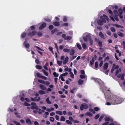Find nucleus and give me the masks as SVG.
Instances as JSON below:
<instances>
[{
    "mask_svg": "<svg viewBox=\"0 0 125 125\" xmlns=\"http://www.w3.org/2000/svg\"><path fill=\"white\" fill-rule=\"evenodd\" d=\"M109 100V101L111 102V104H116L115 102V96L113 95L112 96Z\"/></svg>",
    "mask_w": 125,
    "mask_h": 125,
    "instance_id": "obj_1",
    "label": "nucleus"
},
{
    "mask_svg": "<svg viewBox=\"0 0 125 125\" xmlns=\"http://www.w3.org/2000/svg\"><path fill=\"white\" fill-rule=\"evenodd\" d=\"M88 108V105L86 103H83L81 104L80 107V109L81 111H83L84 109H86Z\"/></svg>",
    "mask_w": 125,
    "mask_h": 125,
    "instance_id": "obj_2",
    "label": "nucleus"
},
{
    "mask_svg": "<svg viewBox=\"0 0 125 125\" xmlns=\"http://www.w3.org/2000/svg\"><path fill=\"white\" fill-rule=\"evenodd\" d=\"M116 104H120L122 102V98L120 97L115 96Z\"/></svg>",
    "mask_w": 125,
    "mask_h": 125,
    "instance_id": "obj_3",
    "label": "nucleus"
},
{
    "mask_svg": "<svg viewBox=\"0 0 125 125\" xmlns=\"http://www.w3.org/2000/svg\"><path fill=\"white\" fill-rule=\"evenodd\" d=\"M37 33V32L35 31H33L32 32H30L28 34L29 36L32 37L35 35Z\"/></svg>",
    "mask_w": 125,
    "mask_h": 125,
    "instance_id": "obj_4",
    "label": "nucleus"
},
{
    "mask_svg": "<svg viewBox=\"0 0 125 125\" xmlns=\"http://www.w3.org/2000/svg\"><path fill=\"white\" fill-rule=\"evenodd\" d=\"M111 94L110 93V91L109 90H108L107 91V92L106 93V94H104L105 95V98L107 97V96L108 97H111Z\"/></svg>",
    "mask_w": 125,
    "mask_h": 125,
    "instance_id": "obj_5",
    "label": "nucleus"
},
{
    "mask_svg": "<svg viewBox=\"0 0 125 125\" xmlns=\"http://www.w3.org/2000/svg\"><path fill=\"white\" fill-rule=\"evenodd\" d=\"M95 40L96 42H97L98 43L99 46L100 47H102V43L101 41H99V40L97 39L96 38L95 39Z\"/></svg>",
    "mask_w": 125,
    "mask_h": 125,
    "instance_id": "obj_6",
    "label": "nucleus"
},
{
    "mask_svg": "<svg viewBox=\"0 0 125 125\" xmlns=\"http://www.w3.org/2000/svg\"><path fill=\"white\" fill-rule=\"evenodd\" d=\"M27 41L26 40L23 43V45L26 49H28L30 47V45L29 43H26Z\"/></svg>",
    "mask_w": 125,
    "mask_h": 125,
    "instance_id": "obj_7",
    "label": "nucleus"
},
{
    "mask_svg": "<svg viewBox=\"0 0 125 125\" xmlns=\"http://www.w3.org/2000/svg\"><path fill=\"white\" fill-rule=\"evenodd\" d=\"M46 26V24L45 23H43L39 27V29L41 30L45 28Z\"/></svg>",
    "mask_w": 125,
    "mask_h": 125,
    "instance_id": "obj_8",
    "label": "nucleus"
},
{
    "mask_svg": "<svg viewBox=\"0 0 125 125\" xmlns=\"http://www.w3.org/2000/svg\"><path fill=\"white\" fill-rule=\"evenodd\" d=\"M69 59V57L67 56L66 57L65 60L63 62V63L64 64H66L68 62Z\"/></svg>",
    "mask_w": 125,
    "mask_h": 125,
    "instance_id": "obj_9",
    "label": "nucleus"
},
{
    "mask_svg": "<svg viewBox=\"0 0 125 125\" xmlns=\"http://www.w3.org/2000/svg\"><path fill=\"white\" fill-rule=\"evenodd\" d=\"M99 36L102 38L104 39V37L103 34L101 32H100L99 33Z\"/></svg>",
    "mask_w": 125,
    "mask_h": 125,
    "instance_id": "obj_10",
    "label": "nucleus"
},
{
    "mask_svg": "<svg viewBox=\"0 0 125 125\" xmlns=\"http://www.w3.org/2000/svg\"><path fill=\"white\" fill-rule=\"evenodd\" d=\"M109 64L107 63H106L104 64L103 67V69L104 70H106L108 68Z\"/></svg>",
    "mask_w": 125,
    "mask_h": 125,
    "instance_id": "obj_11",
    "label": "nucleus"
},
{
    "mask_svg": "<svg viewBox=\"0 0 125 125\" xmlns=\"http://www.w3.org/2000/svg\"><path fill=\"white\" fill-rule=\"evenodd\" d=\"M69 52L70 53V54L72 56H73L75 53V51L72 48L71 49V51H70Z\"/></svg>",
    "mask_w": 125,
    "mask_h": 125,
    "instance_id": "obj_12",
    "label": "nucleus"
},
{
    "mask_svg": "<svg viewBox=\"0 0 125 125\" xmlns=\"http://www.w3.org/2000/svg\"><path fill=\"white\" fill-rule=\"evenodd\" d=\"M40 87L41 89L44 90H45L46 89V87L43 85L40 84Z\"/></svg>",
    "mask_w": 125,
    "mask_h": 125,
    "instance_id": "obj_13",
    "label": "nucleus"
},
{
    "mask_svg": "<svg viewBox=\"0 0 125 125\" xmlns=\"http://www.w3.org/2000/svg\"><path fill=\"white\" fill-rule=\"evenodd\" d=\"M97 23L98 24L100 25H103V22L101 20L99 19L97 21Z\"/></svg>",
    "mask_w": 125,
    "mask_h": 125,
    "instance_id": "obj_14",
    "label": "nucleus"
},
{
    "mask_svg": "<svg viewBox=\"0 0 125 125\" xmlns=\"http://www.w3.org/2000/svg\"><path fill=\"white\" fill-rule=\"evenodd\" d=\"M53 24L54 26H58L60 25L59 22H58L55 21L53 22Z\"/></svg>",
    "mask_w": 125,
    "mask_h": 125,
    "instance_id": "obj_15",
    "label": "nucleus"
},
{
    "mask_svg": "<svg viewBox=\"0 0 125 125\" xmlns=\"http://www.w3.org/2000/svg\"><path fill=\"white\" fill-rule=\"evenodd\" d=\"M26 123L29 125H31V122L30 119L27 118L26 119Z\"/></svg>",
    "mask_w": 125,
    "mask_h": 125,
    "instance_id": "obj_16",
    "label": "nucleus"
},
{
    "mask_svg": "<svg viewBox=\"0 0 125 125\" xmlns=\"http://www.w3.org/2000/svg\"><path fill=\"white\" fill-rule=\"evenodd\" d=\"M83 83V80L81 79H80L78 81V83L79 85H81Z\"/></svg>",
    "mask_w": 125,
    "mask_h": 125,
    "instance_id": "obj_17",
    "label": "nucleus"
},
{
    "mask_svg": "<svg viewBox=\"0 0 125 125\" xmlns=\"http://www.w3.org/2000/svg\"><path fill=\"white\" fill-rule=\"evenodd\" d=\"M86 115L87 116H89L90 117H92L93 116V114L89 112H86Z\"/></svg>",
    "mask_w": 125,
    "mask_h": 125,
    "instance_id": "obj_18",
    "label": "nucleus"
},
{
    "mask_svg": "<svg viewBox=\"0 0 125 125\" xmlns=\"http://www.w3.org/2000/svg\"><path fill=\"white\" fill-rule=\"evenodd\" d=\"M26 36V33L25 32H24L22 33L21 37L22 38H24Z\"/></svg>",
    "mask_w": 125,
    "mask_h": 125,
    "instance_id": "obj_19",
    "label": "nucleus"
},
{
    "mask_svg": "<svg viewBox=\"0 0 125 125\" xmlns=\"http://www.w3.org/2000/svg\"><path fill=\"white\" fill-rule=\"evenodd\" d=\"M38 107L37 106L35 105L34 106H32L31 107V108L32 109H38Z\"/></svg>",
    "mask_w": 125,
    "mask_h": 125,
    "instance_id": "obj_20",
    "label": "nucleus"
},
{
    "mask_svg": "<svg viewBox=\"0 0 125 125\" xmlns=\"http://www.w3.org/2000/svg\"><path fill=\"white\" fill-rule=\"evenodd\" d=\"M72 39V37L70 36H67L66 38H64V40L69 41L71 40Z\"/></svg>",
    "mask_w": 125,
    "mask_h": 125,
    "instance_id": "obj_21",
    "label": "nucleus"
},
{
    "mask_svg": "<svg viewBox=\"0 0 125 125\" xmlns=\"http://www.w3.org/2000/svg\"><path fill=\"white\" fill-rule=\"evenodd\" d=\"M94 58L93 57L92 58V60L90 61V64L91 65H92L94 64Z\"/></svg>",
    "mask_w": 125,
    "mask_h": 125,
    "instance_id": "obj_22",
    "label": "nucleus"
},
{
    "mask_svg": "<svg viewBox=\"0 0 125 125\" xmlns=\"http://www.w3.org/2000/svg\"><path fill=\"white\" fill-rule=\"evenodd\" d=\"M71 81H72V79L69 78L68 80H66L65 83L67 84H69L70 83L69 82Z\"/></svg>",
    "mask_w": 125,
    "mask_h": 125,
    "instance_id": "obj_23",
    "label": "nucleus"
},
{
    "mask_svg": "<svg viewBox=\"0 0 125 125\" xmlns=\"http://www.w3.org/2000/svg\"><path fill=\"white\" fill-rule=\"evenodd\" d=\"M39 93L40 94H45L46 93L45 92V91L42 90L39 91Z\"/></svg>",
    "mask_w": 125,
    "mask_h": 125,
    "instance_id": "obj_24",
    "label": "nucleus"
},
{
    "mask_svg": "<svg viewBox=\"0 0 125 125\" xmlns=\"http://www.w3.org/2000/svg\"><path fill=\"white\" fill-rule=\"evenodd\" d=\"M114 13L115 16H118L119 15L118 11L116 10H115L114 11Z\"/></svg>",
    "mask_w": 125,
    "mask_h": 125,
    "instance_id": "obj_25",
    "label": "nucleus"
},
{
    "mask_svg": "<svg viewBox=\"0 0 125 125\" xmlns=\"http://www.w3.org/2000/svg\"><path fill=\"white\" fill-rule=\"evenodd\" d=\"M42 71L43 72V73H44V74L46 76H48V73L47 72H46L45 70L43 69L42 70Z\"/></svg>",
    "mask_w": 125,
    "mask_h": 125,
    "instance_id": "obj_26",
    "label": "nucleus"
},
{
    "mask_svg": "<svg viewBox=\"0 0 125 125\" xmlns=\"http://www.w3.org/2000/svg\"><path fill=\"white\" fill-rule=\"evenodd\" d=\"M118 35L121 37H123L124 36V34L121 32L119 31L117 32Z\"/></svg>",
    "mask_w": 125,
    "mask_h": 125,
    "instance_id": "obj_27",
    "label": "nucleus"
},
{
    "mask_svg": "<svg viewBox=\"0 0 125 125\" xmlns=\"http://www.w3.org/2000/svg\"><path fill=\"white\" fill-rule=\"evenodd\" d=\"M70 50V49H69L65 48L63 49V51L65 52H69Z\"/></svg>",
    "mask_w": 125,
    "mask_h": 125,
    "instance_id": "obj_28",
    "label": "nucleus"
},
{
    "mask_svg": "<svg viewBox=\"0 0 125 125\" xmlns=\"http://www.w3.org/2000/svg\"><path fill=\"white\" fill-rule=\"evenodd\" d=\"M77 44V48L80 50H81L82 49V47L80 45L79 43H77L76 44Z\"/></svg>",
    "mask_w": 125,
    "mask_h": 125,
    "instance_id": "obj_29",
    "label": "nucleus"
},
{
    "mask_svg": "<svg viewBox=\"0 0 125 125\" xmlns=\"http://www.w3.org/2000/svg\"><path fill=\"white\" fill-rule=\"evenodd\" d=\"M46 101L47 104H51V102L49 100V97H48L46 98Z\"/></svg>",
    "mask_w": 125,
    "mask_h": 125,
    "instance_id": "obj_30",
    "label": "nucleus"
},
{
    "mask_svg": "<svg viewBox=\"0 0 125 125\" xmlns=\"http://www.w3.org/2000/svg\"><path fill=\"white\" fill-rule=\"evenodd\" d=\"M38 82L40 83H41L43 84H44L45 83V81L42 80H38Z\"/></svg>",
    "mask_w": 125,
    "mask_h": 125,
    "instance_id": "obj_31",
    "label": "nucleus"
},
{
    "mask_svg": "<svg viewBox=\"0 0 125 125\" xmlns=\"http://www.w3.org/2000/svg\"><path fill=\"white\" fill-rule=\"evenodd\" d=\"M100 19H101V20L102 21V22H103V23H105L106 22V21L105 19L103 17V16H101L100 17Z\"/></svg>",
    "mask_w": 125,
    "mask_h": 125,
    "instance_id": "obj_32",
    "label": "nucleus"
},
{
    "mask_svg": "<svg viewBox=\"0 0 125 125\" xmlns=\"http://www.w3.org/2000/svg\"><path fill=\"white\" fill-rule=\"evenodd\" d=\"M57 31V30L56 28L54 30H52L51 31L52 34H53L55 33V32Z\"/></svg>",
    "mask_w": 125,
    "mask_h": 125,
    "instance_id": "obj_33",
    "label": "nucleus"
},
{
    "mask_svg": "<svg viewBox=\"0 0 125 125\" xmlns=\"http://www.w3.org/2000/svg\"><path fill=\"white\" fill-rule=\"evenodd\" d=\"M68 74V73L67 72H65L63 73L60 75V77H61V76H62L63 77V76H64L67 75Z\"/></svg>",
    "mask_w": 125,
    "mask_h": 125,
    "instance_id": "obj_34",
    "label": "nucleus"
},
{
    "mask_svg": "<svg viewBox=\"0 0 125 125\" xmlns=\"http://www.w3.org/2000/svg\"><path fill=\"white\" fill-rule=\"evenodd\" d=\"M36 75L37 77L40 78H41L42 76L41 75V74L39 73H36Z\"/></svg>",
    "mask_w": 125,
    "mask_h": 125,
    "instance_id": "obj_35",
    "label": "nucleus"
},
{
    "mask_svg": "<svg viewBox=\"0 0 125 125\" xmlns=\"http://www.w3.org/2000/svg\"><path fill=\"white\" fill-rule=\"evenodd\" d=\"M63 21L64 22H66L67 21V18L66 16H64L63 17Z\"/></svg>",
    "mask_w": 125,
    "mask_h": 125,
    "instance_id": "obj_36",
    "label": "nucleus"
},
{
    "mask_svg": "<svg viewBox=\"0 0 125 125\" xmlns=\"http://www.w3.org/2000/svg\"><path fill=\"white\" fill-rule=\"evenodd\" d=\"M36 67L37 69H41L42 68V67L41 66L37 65L36 66Z\"/></svg>",
    "mask_w": 125,
    "mask_h": 125,
    "instance_id": "obj_37",
    "label": "nucleus"
},
{
    "mask_svg": "<svg viewBox=\"0 0 125 125\" xmlns=\"http://www.w3.org/2000/svg\"><path fill=\"white\" fill-rule=\"evenodd\" d=\"M34 98H35V101H39L40 99V98L39 97L36 96V97H35Z\"/></svg>",
    "mask_w": 125,
    "mask_h": 125,
    "instance_id": "obj_38",
    "label": "nucleus"
},
{
    "mask_svg": "<svg viewBox=\"0 0 125 125\" xmlns=\"http://www.w3.org/2000/svg\"><path fill=\"white\" fill-rule=\"evenodd\" d=\"M57 114H58L60 115H62V111H57L56 112Z\"/></svg>",
    "mask_w": 125,
    "mask_h": 125,
    "instance_id": "obj_39",
    "label": "nucleus"
},
{
    "mask_svg": "<svg viewBox=\"0 0 125 125\" xmlns=\"http://www.w3.org/2000/svg\"><path fill=\"white\" fill-rule=\"evenodd\" d=\"M53 48L51 47H49V49L50 51L51 52L52 54H54V52L53 50Z\"/></svg>",
    "mask_w": 125,
    "mask_h": 125,
    "instance_id": "obj_40",
    "label": "nucleus"
},
{
    "mask_svg": "<svg viewBox=\"0 0 125 125\" xmlns=\"http://www.w3.org/2000/svg\"><path fill=\"white\" fill-rule=\"evenodd\" d=\"M115 26H116V28H124V27L123 26H121V25H119L117 24H115Z\"/></svg>",
    "mask_w": 125,
    "mask_h": 125,
    "instance_id": "obj_41",
    "label": "nucleus"
},
{
    "mask_svg": "<svg viewBox=\"0 0 125 125\" xmlns=\"http://www.w3.org/2000/svg\"><path fill=\"white\" fill-rule=\"evenodd\" d=\"M89 111L94 114L95 113V112L94 111V110L92 108H90L89 109Z\"/></svg>",
    "mask_w": 125,
    "mask_h": 125,
    "instance_id": "obj_42",
    "label": "nucleus"
},
{
    "mask_svg": "<svg viewBox=\"0 0 125 125\" xmlns=\"http://www.w3.org/2000/svg\"><path fill=\"white\" fill-rule=\"evenodd\" d=\"M53 75L54 77H58L59 76V74L57 73L56 72H54L53 73Z\"/></svg>",
    "mask_w": 125,
    "mask_h": 125,
    "instance_id": "obj_43",
    "label": "nucleus"
},
{
    "mask_svg": "<svg viewBox=\"0 0 125 125\" xmlns=\"http://www.w3.org/2000/svg\"><path fill=\"white\" fill-rule=\"evenodd\" d=\"M65 119L64 116H61V118L60 121H64L65 120Z\"/></svg>",
    "mask_w": 125,
    "mask_h": 125,
    "instance_id": "obj_44",
    "label": "nucleus"
},
{
    "mask_svg": "<svg viewBox=\"0 0 125 125\" xmlns=\"http://www.w3.org/2000/svg\"><path fill=\"white\" fill-rule=\"evenodd\" d=\"M66 122L67 124L69 125H72V122L70 120H66Z\"/></svg>",
    "mask_w": 125,
    "mask_h": 125,
    "instance_id": "obj_45",
    "label": "nucleus"
},
{
    "mask_svg": "<svg viewBox=\"0 0 125 125\" xmlns=\"http://www.w3.org/2000/svg\"><path fill=\"white\" fill-rule=\"evenodd\" d=\"M124 76H125V74L124 73H123L122 74L121 77V79L122 80H124Z\"/></svg>",
    "mask_w": 125,
    "mask_h": 125,
    "instance_id": "obj_46",
    "label": "nucleus"
},
{
    "mask_svg": "<svg viewBox=\"0 0 125 125\" xmlns=\"http://www.w3.org/2000/svg\"><path fill=\"white\" fill-rule=\"evenodd\" d=\"M118 11L120 14H122L123 13V11L122 9L121 8H120L118 9Z\"/></svg>",
    "mask_w": 125,
    "mask_h": 125,
    "instance_id": "obj_47",
    "label": "nucleus"
},
{
    "mask_svg": "<svg viewBox=\"0 0 125 125\" xmlns=\"http://www.w3.org/2000/svg\"><path fill=\"white\" fill-rule=\"evenodd\" d=\"M82 46L83 49H86L87 47L85 43H83L82 44Z\"/></svg>",
    "mask_w": 125,
    "mask_h": 125,
    "instance_id": "obj_48",
    "label": "nucleus"
},
{
    "mask_svg": "<svg viewBox=\"0 0 125 125\" xmlns=\"http://www.w3.org/2000/svg\"><path fill=\"white\" fill-rule=\"evenodd\" d=\"M104 116L103 115H102L101 116L99 119V122H100L102 120L103 118L104 117Z\"/></svg>",
    "mask_w": 125,
    "mask_h": 125,
    "instance_id": "obj_49",
    "label": "nucleus"
},
{
    "mask_svg": "<svg viewBox=\"0 0 125 125\" xmlns=\"http://www.w3.org/2000/svg\"><path fill=\"white\" fill-rule=\"evenodd\" d=\"M110 119L109 117H106L105 118V121H108L110 120Z\"/></svg>",
    "mask_w": 125,
    "mask_h": 125,
    "instance_id": "obj_50",
    "label": "nucleus"
},
{
    "mask_svg": "<svg viewBox=\"0 0 125 125\" xmlns=\"http://www.w3.org/2000/svg\"><path fill=\"white\" fill-rule=\"evenodd\" d=\"M13 123L16 125H21L20 123L16 121H14Z\"/></svg>",
    "mask_w": 125,
    "mask_h": 125,
    "instance_id": "obj_51",
    "label": "nucleus"
},
{
    "mask_svg": "<svg viewBox=\"0 0 125 125\" xmlns=\"http://www.w3.org/2000/svg\"><path fill=\"white\" fill-rule=\"evenodd\" d=\"M89 42L90 43V44L91 45H93V41L92 40V39H91L89 40Z\"/></svg>",
    "mask_w": 125,
    "mask_h": 125,
    "instance_id": "obj_52",
    "label": "nucleus"
},
{
    "mask_svg": "<svg viewBox=\"0 0 125 125\" xmlns=\"http://www.w3.org/2000/svg\"><path fill=\"white\" fill-rule=\"evenodd\" d=\"M87 39H88L89 40L92 39L91 38V36L89 35H87L86 36Z\"/></svg>",
    "mask_w": 125,
    "mask_h": 125,
    "instance_id": "obj_53",
    "label": "nucleus"
},
{
    "mask_svg": "<svg viewBox=\"0 0 125 125\" xmlns=\"http://www.w3.org/2000/svg\"><path fill=\"white\" fill-rule=\"evenodd\" d=\"M103 17L105 19H106L107 20H108L109 18L105 14L103 15Z\"/></svg>",
    "mask_w": 125,
    "mask_h": 125,
    "instance_id": "obj_54",
    "label": "nucleus"
},
{
    "mask_svg": "<svg viewBox=\"0 0 125 125\" xmlns=\"http://www.w3.org/2000/svg\"><path fill=\"white\" fill-rule=\"evenodd\" d=\"M50 120L52 122H53L54 120V118L52 117H51L50 118Z\"/></svg>",
    "mask_w": 125,
    "mask_h": 125,
    "instance_id": "obj_55",
    "label": "nucleus"
},
{
    "mask_svg": "<svg viewBox=\"0 0 125 125\" xmlns=\"http://www.w3.org/2000/svg\"><path fill=\"white\" fill-rule=\"evenodd\" d=\"M37 35L38 36L41 37L42 36V34L41 32H39L37 33Z\"/></svg>",
    "mask_w": 125,
    "mask_h": 125,
    "instance_id": "obj_56",
    "label": "nucleus"
},
{
    "mask_svg": "<svg viewBox=\"0 0 125 125\" xmlns=\"http://www.w3.org/2000/svg\"><path fill=\"white\" fill-rule=\"evenodd\" d=\"M57 62L58 64L60 66H61V64L62 63V62L61 61H59L58 60L57 61Z\"/></svg>",
    "mask_w": 125,
    "mask_h": 125,
    "instance_id": "obj_57",
    "label": "nucleus"
},
{
    "mask_svg": "<svg viewBox=\"0 0 125 125\" xmlns=\"http://www.w3.org/2000/svg\"><path fill=\"white\" fill-rule=\"evenodd\" d=\"M111 31L113 32H115L116 30L113 27H111L110 28Z\"/></svg>",
    "mask_w": 125,
    "mask_h": 125,
    "instance_id": "obj_58",
    "label": "nucleus"
},
{
    "mask_svg": "<svg viewBox=\"0 0 125 125\" xmlns=\"http://www.w3.org/2000/svg\"><path fill=\"white\" fill-rule=\"evenodd\" d=\"M54 28L53 26L52 25H50L49 26V29L50 30H52Z\"/></svg>",
    "mask_w": 125,
    "mask_h": 125,
    "instance_id": "obj_59",
    "label": "nucleus"
},
{
    "mask_svg": "<svg viewBox=\"0 0 125 125\" xmlns=\"http://www.w3.org/2000/svg\"><path fill=\"white\" fill-rule=\"evenodd\" d=\"M100 115L99 114H98L96 115L95 117H94V118L95 119H97L99 117Z\"/></svg>",
    "mask_w": 125,
    "mask_h": 125,
    "instance_id": "obj_60",
    "label": "nucleus"
},
{
    "mask_svg": "<svg viewBox=\"0 0 125 125\" xmlns=\"http://www.w3.org/2000/svg\"><path fill=\"white\" fill-rule=\"evenodd\" d=\"M98 62H96L95 63V66L96 68H98Z\"/></svg>",
    "mask_w": 125,
    "mask_h": 125,
    "instance_id": "obj_61",
    "label": "nucleus"
},
{
    "mask_svg": "<svg viewBox=\"0 0 125 125\" xmlns=\"http://www.w3.org/2000/svg\"><path fill=\"white\" fill-rule=\"evenodd\" d=\"M103 62L104 61H103L102 60L101 61L100 63L99 64V66L100 67H101L102 66L103 63Z\"/></svg>",
    "mask_w": 125,
    "mask_h": 125,
    "instance_id": "obj_62",
    "label": "nucleus"
},
{
    "mask_svg": "<svg viewBox=\"0 0 125 125\" xmlns=\"http://www.w3.org/2000/svg\"><path fill=\"white\" fill-rule=\"evenodd\" d=\"M99 108L98 107H95L94 108V111H97L99 110Z\"/></svg>",
    "mask_w": 125,
    "mask_h": 125,
    "instance_id": "obj_63",
    "label": "nucleus"
},
{
    "mask_svg": "<svg viewBox=\"0 0 125 125\" xmlns=\"http://www.w3.org/2000/svg\"><path fill=\"white\" fill-rule=\"evenodd\" d=\"M122 45L124 47V50H125V42L123 41L122 42Z\"/></svg>",
    "mask_w": 125,
    "mask_h": 125,
    "instance_id": "obj_64",
    "label": "nucleus"
}]
</instances>
